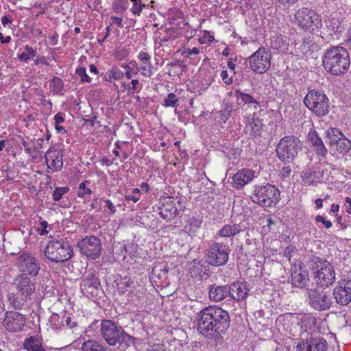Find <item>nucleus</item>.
I'll return each mask as SVG.
<instances>
[{
  "instance_id": "obj_19",
  "label": "nucleus",
  "mask_w": 351,
  "mask_h": 351,
  "mask_svg": "<svg viewBox=\"0 0 351 351\" xmlns=\"http://www.w3.org/2000/svg\"><path fill=\"white\" fill-rule=\"evenodd\" d=\"M254 178V171L250 169H242L232 177L231 182L233 188L240 189L249 183Z\"/></svg>"
},
{
  "instance_id": "obj_29",
  "label": "nucleus",
  "mask_w": 351,
  "mask_h": 351,
  "mask_svg": "<svg viewBox=\"0 0 351 351\" xmlns=\"http://www.w3.org/2000/svg\"><path fill=\"white\" fill-rule=\"evenodd\" d=\"M23 348L27 351H46L41 340L34 336L25 339L23 343Z\"/></svg>"
},
{
  "instance_id": "obj_46",
  "label": "nucleus",
  "mask_w": 351,
  "mask_h": 351,
  "mask_svg": "<svg viewBox=\"0 0 351 351\" xmlns=\"http://www.w3.org/2000/svg\"><path fill=\"white\" fill-rule=\"evenodd\" d=\"M178 101V99L173 93H169L165 99V104L166 106H176Z\"/></svg>"
},
{
  "instance_id": "obj_53",
  "label": "nucleus",
  "mask_w": 351,
  "mask_h": 351,
  "mask_svg": "<svg viewBox=\"0 0 351 351\" xmlns=\"http://www.w3.org/2000/svg\"><path fill=\"white\" fill-rule=\"evenodd\" d=\"M228 75H229L227 71L223 70L221 73V79L223 80L224 83L228 85L231 84L232 83V78L229 77Z\"/></svg>"
},
{
  "instance_id": "obj_2",
  "label": "nucleus",
  "mask_w": 351,
  "mask_h": 351,
  "mask_svg": "<svg viewBox=\"0 0 351 351\" xmlns=\"http://www.w3.org/2000/svg\"><path fill=\"white\" fill-rule=\"evenodd\" d=\"M350 63L349 54L342 47H332L327 49L323 57L324 69L335 75L346 73Z\"/></svg>"
},
{
  "instance_id": "obj_43",
  "label": "nucleus",
  "mask_w": 351,
  "mask_h": 351,
  "mask_svg": "<svg viewBox=\"0 0 351 351\" xmlns=\"http://www.w3.org/2000/svg\"><path fill=\"white\" fill-rule=\"evenodd\" d=\"M143 64H144V65H141L138 69L141 71V74L145 77L152 76L153 74L152 64L150 63V62H147V63H143Z\"/></svg>"
},
{
  "instance_id": "obj_24",
  "label": "nucleus",
  "mask_w": 351,
  "mask_h": 351,
  "mask_svg": "<svg viewBox=\"0 0 351 351\" xmlns=\"http://www.w3.org/2000/svg\"><path fill=\"white\" fill-rule=\"evenodd\" d=\"M159 209L160 216L167 221H170L174 219L176 217L178 210V208L176 206V203L171 199V197L165 199Z\"/></svg>"
},
{
  "instance_id": "obj_54",
  "label": "nucleus",
  "mask_w": 351,
  "mask_h": 351,
  "mask_svg": "<svg viewBox=\"0 0 351 351\" xmlns=\"http://www.w3.org/2000/svg\"><path fill=\"white\" fill-rule=\"evenodd\" d=\"M294 250H295V247L293 246V245H289L287 246L285 250V252H284V256L287 258V259L289 261L291 260V258L292 256V254L294 252Z\"/></svg>"
},
{
  "instance_id": "obj_14",
  "label": "nucleus",
  "mask_w": 351,
  "mask_h": 351,
  "mask_svg": "<svg viewBox=\"0 0 351 351\" xmlns=\"http://www.w3.org/2000/svg\"><path fill=\"white\" fill-rule=\"evenodd\" d=\"M17 266L21 272L32 276H36L40 270L39 261L29 253L23 252L16 261Z\"/></svg>"
},
{
  "instance_id": "obj_47",
  "label": "nucleus",
  "mask_w": 351,
  "mask_h": 351,
  "mask_svg": "<svg viewBox=\"0 0 351 351\" xmlns=\"http://www.w3.org/2000/svg\"><path fill=\"white\" fill-rule=\"evenodd\" d=\"M110 76L114 80H121L124 76V73L117 68H112L110 71Z\"/></svg>"
},
{
  "instance_id": "obj_36",
  "label": "nucleus",
  "mask_w": 351,
  "mask_h": 351,
  "mask_svg": "<svg viewBox=\"0 0 351 351\" xmlns=\"http://www.w3.org/2000/svg\"><path fill=\"white\" fill-rule=\"evenodd\" d=\"M326 136L330 140V144H336L340 139L341 136H343V134L337 128H330L327 130Z\"/></svg>"
},
{
  "instance_id": "obj_45",
  "label": "nucleus",
  "mask_w": 351,
  "mask_h": 351,
  "mask_svg": "<svg viewBox=\"0 0 351 351\" xmlns=\"http://www.w3.org/2000/svg\"><path fill=\"white\" fill-rule=\"evenodd\" d=\"M75 73L80 77L82 82H90V77L86 74L85 68L80 67L76 69Z\"/></svg>"
},
{
  "instance_id": "obj_59",
  "label": "nucleus",
  "mask_w": 351,
  "mask_h": 351,
  "mask_svg": "<svg viewBox=\"0 0 351 351\" xmlns=\"http://www.w3.org/2000/svg\"><path fill=\"white\" fill-rule=\"evenodd\" d=\"M126 201H132L137 202L140 199V195L129 194L125 197Z\"/></svg>"
},
{
  "instance_id": "obj_3",
  "label": "nucleus",
  "mask_w": 351,
  "mask_h": 351,
  "mask_svg": "<svg viewBox=\"0 0 351 351\" xmlns=\"http://www.w3.org/2000/svg\"><path fill=\"white\" fill-rule=\"evenodd\" d=\"M100 330L102 338L109 346L119 343L121 346L128 347L134 343V338L127 334L121 327H118L112 320H103Z\"/></svg>"
},
{
  "instance_id": "obj_39",
  "label": "nucleus",
  "mask_w": 351,
  "mask_h": 351,
  "mask_svg": "<svg viewBox=\"0 0 351 351\" xmlns=\"http://www.w3.org/2000/svg\"><path fill=\"white\" fill-rule=\"evenodd\" d=\"M90 182L85 180L79 184V191L77 196L81 198H85L86 195H90L92 193L90 189L86 187V185L89 184Z\"/></svg>"
},
{
  "instance_id": "obj_16",
  "label": "nucleus",
  "mask_w": 351,
  "mask_h": 351,
  "mask_svg": "<svg viewBox=\"0 0 351 351\" xmlns=\"http://www.w3.org/2000/svg\"><path fill=\"white\" fill-rule=\"evenodd\" d=\"M26 318L25 316L16 311H7L3 324L8 331L16 332L21 331L25 325Z\"/></svg>"
},
{
  "instance_id": "obj_44",
  "label": "nucleus",
  "mask_w": 351,
  "mask_h": 351,
  "mask_svg": "<svg viewBox=\"0 0 351 351\" xmlns=\"http://www.w3.org/2000/svg\"><path fill=\"white\" fill-rule=\"evenodd\" d=\"M300 324L302 327H307V324L309 326L314 325L315 324V318L312 315H304L300 319Z\"/></svg>"
},
{
  "instance_id": "obj_33",
  "label": "nucleus",
  "mask_w": 351,
  "mask_h": 351,
  "mask_svg": "<svg viewBox=\"0 0 351 351\" xmlns=\"http://www.w3.org/2000/svg\"><path fill=\"white\" fill-rule=\"evenodd\" d=\"M169 271V267L166 265H158L155 266L152 269V275L154 278H156L158 280H166L167 278V273Z\"/></svg>"
},
{
  "instance_id": "obj_62",
  "label": "nucleus",
  "mask_w": 351,
  "mask_h": 351,
  "mask_svg": "<svg viewBox=\"0 0 351 351\" xmlns=\"http://www.w3.org/2000/svg\"><path fill=\"white\" fill-rule=\"evenodd\" d=\"M61 318L62 319V313L60 315L59 314H57V313H53L51 315V317H50V319H51V322H58V324H55L56 326H58L59 324H60V323L61 322H59L58 319Z\"/></svg>"
},
{
  "instance_id": "obj_32",
  "label": "nucleus",
  "mask_w": 351,
  "mask_h": 351,
  "mask_svg": "<svg viewBox=\"0 0 351 351\" xmlns=\"http://www.w3.org/2000/svg\"><path fill=\"white\" fill-rule=\"evenodd\" d=\"M302 180L308 185H311L317 182L316 171L311 168L304 170L301 175Z\"/></svg>"
},
{
  "instance_id": "obj_9",
  "label": "nucleus",
  "mask_w": 351,
  "mask_h": 351,
  "mask_svg": "<svg viewBox=\"0 0 351 351\" xmlns=\"http://www.w3.org/2000/svg\"><path fill=\"white\" fill-rule=\"evenodd\" d=\"M307 293L309 304L317 311H325L331 306L332 304L330 293L319 287H315L311 284V287H307Z\"/></svg>"
},
{
  "instance_id": "obj_37",
  "label": "nucleus",
  "mask_w": 351,
  "mask_h": 351,
  "mask_svg": "<svg viewBox=\"0 0 351 351\" xmlns=\"http://www.w3.org/2000/svg\"><path fill=\"white\" fill-rule=\"evenodd\" d=\"M49 87L53 94H58L63 90L64 83L60 78L54 77L50 81Z\"/></svg>"
},
{
  "instance_id": "obj_20",
  "label": "nucleus",
  "mask_w": 351,
  "mask_h": 351,
  "mask_svg": "<svg viewBox=\"0 0 351 351\" xmlns=\"http://www.w3.org/2000/svg\"><path fill=\"white\" fill-rule=\"evenodd\" d=\"M80 287L84 293L94 295L100 287V282L93 273H88L82 280Z\"/></svg>"
},
{
  "instance_id": "obj_61",
  "label": "nucleus",
  "mask_w": 351,
  "mask_h": 351,
  "mask_svg": "<svg viewBox=\"0 0 351 351\" xmlns=\"http://www.w3.org/2000/svg\"><path fill=\"white\" fill-rule=\"evenodd\" d=\"M55 124H60L64 121L62 113L58 112L54 117Z\"/></svg>"
},
{
  "instance_id": "obj_12",
  "label": "nucleus",
  "mask_w": 351,
  "mask_h": 351,
  "mask_svg": "<svg viewBox=\"0 0 351 351\" xmlns=\"http://www.w3.org/2000/svg\"><path fill=\"white\" fill-rule=\"evenodd\" d=\"M77 247L81 254L93 260L101 255L102 249L100 239L95 236L86 237L80 240Z\"/></svg>"
},
{
  "instance_id": "obj_22",
  "label": "nucleus",
  "mask_w": 351,
  "mask_h": 351,
  "mask_svg": "<svg viewBox=\"0 0 351 351\" xmlns=\"http://www.w3.org/2000/svg\"><path fill=\"white\" fill-rule=\"evenodd\" d=\"M263 129L262 120L255 114L247 118L245 123V133L252 138L261 136Z\"/></svg>"
},
{
  "instance_id": "obj_10",
  "label": "nucleus",
  "mask_w": 351,
  "mask_h": 351,
  "mask_svg": "<svg viewBox=\"0 0 351 351\" xmlns=\"http://www.w3.org/2000/svg\"><path fill=\"white\" fill-rule=\"evenodd\" d=\"M229 246L219 242H214L207 251L206 261L215 267L225 265L229 259Z\"/></svg>"
},
{
  "instance_id": "obj_17",
  "label": "nucleus",
  "mask_w": 351,
  "mask_h": 351,
  "mask_svg": "<svg viewBox=\"0 0 351 351\" xmlns=\"http://www.w3.org/2000/svg\"><path fill=\"white\" fill-rule=\"evenodd\" d=\"M13 287L16 291L21 294L23 297L31 298L32 294L35 292V283L30 278L25 274L19 275L14 279Z\"/></svg>"
},
{
  "instance_id": "obj_7",
  "label": "nucleus",
  "mask_w": 351,
  "mask_h": 351,
  "mask_svg": "<svg viewBox=\"0 0 351 351\" xmlns=\"http://www.w3.org/2000/svg\"><path fill=\"white\" fill-rule=\"evenodd\" d=\"M300 141L294 136H285L276 146V154L278 158L284 162H291L301 150Z\"/></svg>"
},
{
  "instance_id": "obj_40",
  "label": "nucleus",
  "mask_w": 351,
  "mask_h": 351,
  "mask_svg": "<svg viewBox=\"0 0 351 351\" xmlns=\"http://www.w3.org/2000/svg\"><path fill=\"white\" fill-rule=\"evenodd\" d=\"M36 56H37V53L35 50H34L29 46H26L25 47V51L19 56V58L21 60L26 62L28 60H29L32 58H34Z\"/></svg>"
},
{
  "instance_id": "obj_13",
  "label": "nucleus",
  "mask_w": 351,
  "mask_h": 351,
  "mask_svg": "<svg viewBox=\"0 0 351 351\" xmlns=\"http://www.w3.org/2000/svg\"><path fill=\"white\" fill-rule=\"evenodd\" d=\"M295 22L303 29H308L313 25L317 27L321 24L319 16L311 8H302L295 14Z\"/></svg>"
},
{
  "instance_id": "obj_50",
  "label": "nucleus",
  "mask_w": 351,
  "mask_h": 351,
  "mask_svg": "<svg viewBox=\"0 0 351 351\" xmlns=\"http://www.w3.org/2000/svg\"><path fill=\"white\" fill-rule=\"evenodd\" d=\"M315 219L316 222L322 223L325 226V228L328 229L331 228L332 226V223L330 221L326 220L325 218L321 215L316 216Z\"/></svg>"
},
{
  "instance_id": "obj_11",
  "label": "nucleus",
  "mask_w": 351,
  "mask_h": 351,
  "mask_svg": "<svg viewBox=\"0 0 351 351\" xmlns=\"http://www.w3.org/2000/svg\"><path fill=\"white\" fill-rule=\"evenodd\" d=\"M249 59L251 69L257 73H264L270 67L271 53L265 47H260Z\"/></svg>"
},
{
  "instance_id": "obj_35",
  "label": "nucleus",
  "mask_w": 351,
  "mask_h": 351,
  "mask_svg": "<svg viewBox=\"0 0 351 351\" xmlns=\"http://www.w3.org/2000/svg\"><path fill=\"white\" fill-rule=\"evenodd\" d=\"M82 351H106L101 345L92 340L84 342L82 346Z\"/></svg>"
},
{
  "instance_id": "obj_28",
  "label": "nucleus",
  "mask_w": 351,
  "mask_h": 351,
  "mask_svg": "<svg viewBox=\"0 0 351 351\" xmlns=\"http://www.w3.org/2000/svg\"><path fill=\"white\" fill-rule=\"evenodd\" d=\"M8 300L10 305L15 310H21L25 304L29 300L27 297H23L18 292L10 293L8 295Z\"/></svg>"
},
{
  "instance_id": "obj_8",
  "label": "nucleus",
  "mask_w": 351,
  "mask_h": 351,
  "mask_svg": "<svg viewBox=\"0 0 351 351\" xmlns=\"http://www.w3.org/2000/svg\"><path fill=\"white\" fill-rule=\"evenodd\" d=\"M316 266L315 280L316 283L322 287H328L335 281L336 273L333 265L319 257L313 260Z\"/></svg>"
},
{
  "instance_id": "obj_31",
  "label": "nucleus",
  "mask_w": 351,
  "mask_h": 351,
  "mask_svg": "<svg viewBox=\"0 0 351 351\" xmlns=\"http://www.w3.org/2000/svg\"><path fill=\"white\" fill-rule=\"evenodd\" d=\"M235 97L237 98L238 104H255L254 108H257L258 106V103L257 101L251 95L249 94L243 93L239 90L235 91Z\"/></svg>"
},
{
  "instance_id": "obj_56",
  "label": "nucleus",
  "mask_w": 351,
  "mask_h": 351,
  "mask_svg": "<svg viewBox=\"0 0 351 351\" xmlns=\"http://www.w3.org/2000/svg\"><path fill=\"white\" fill-rule=\"evenodd\" d=\"M138 59H139L141 61H142L143 63H147V62H149L150 56H149L148 55V53H147L146 52L141 51V52L138 53Z\"/></svg>"
},
{
  "instance_id": "obj_55",
  "label": "nucleus",
  "mask_w": 351,
  "mask_h": 351,
  "mask_svg": "<svg viewBox=\"0 0 351 351\" xmlns=\"http://www.w3.org/2000/svg\"><path fill=\"white\" fill-rule=\"evenodd\" d=\"M104 202L106 203V206L108 208V213L110 215L114 214L116 213V208L110 199H106Z\"/></svg>"
},
{
  "instance_id": "obj_57",
  "label": "nucleus",
  "mask_w": 351,
  "mask_h": 351,
  "mask_svg": "<svg viewBox=\"0 0 351 351\" xmlns=\"http://www.w3.org/2000/svg\"><path fill=\"white\" fill-rule=\"evenodd\" d=\"M279 3L282 5L284 7H290L298 3L299 0H276Z\"/></svg>"
},
{
  "instance_id": "obj_60",
  "label": "nucleus",
  "mask_w": 351,
  "mask_h": 351,
  "mask_svg": "<svg viewBox=\"0 0 351 351\" xmlns=\"http://www.w3.org/2000/svg\"><path fill=\"white\" fill-rule=\"evenodd\" d=\"M189 223L191 226H195L196 228H199L202 223V221L199 219L192 217L190 219Z\"/></svg>"
},
{
  "instance_id": "obj_63",
  "label": "nucleus",
  "mask_w": 351,
  "mask_h": 351,
  "mask_svg": "<svg viewBox=\"0 0 351 351\" xmlns=\"http://www.w3.org/2000/svg\"><path fill=\"white\" fill-rule=\"evenodd\" d=\"M12 21V19L11 16H4L1 18V23L3 25H6L9 23H11Z\"/></svg>"
},
{
  "instance_id": "obj_42",
  "label": "nucleus",
  "mask_w": 351,
  "mask_h": 351,
  "mask_svg": "<svg viewBox=\"0 0 351 351\" xmlns=\"http://www.w3.org/2000/svg\"><path fill=\"white\" fill-rule=\"evenodd\" d=\"M133 3L132 8H131L132 12L135 14L139 16L143 8L145 5L142 3V0H130Z\"/></svg>"
},
{
  "instance_id": "obj_18",
  "label": "nucleus",
  "mask_w": 351,
  "mask_h": 351,
  "mask_svg": "<svg viewBox=\"0 0 351 351\" xmlns=\"http://www.w3.org/2000/svg\"><path fill=\"white\" fill-rule=\"evenodd\" d=\"M326 341L322 337H311L306 342H300L297 351H326Z\"/></svg>"
},
{
  "instance_id": "obj_52",
  "label": "nucleus",
  "mask_w": 351,
  "mask_h": 351,
  "mask_svg": "<svg viewBox=\"0 0 351 351\" xmlns=\"http://www.w3.org/2000/svg\"><path fill=\"white\" fill-rule=\"evenodd\" d=\"M291 169L289 166L284 167L280 171V175L282 179L285 180L290 177Z\"/></svg>"
},
{
  "instance_id": "obj_41",
  "label": "nucleus",
  "mask_w": 351,
  "mask_h": 351,
  "mask_svg": "<svg viewBox=\"0 0 351 351\" xmlns=\"http://www.w3.org/2000/svg\"><path fill=\"white\" fill-rule=\"evenodd\" d=\"M69 190V189L67 186L56 188L52 195L53 199L54 201H59Z\"/></svg>"
},
{
  "instance_id": "obj_4",
  "label": "nucleus",
  "mask_w": 351,
  "mask_h": 351,
  "mask_svg": "<svg viewBox=\"0 0 351 351\" xmlns=\"http://www.w3.org/2000/svg\"><path fill=\"white\" fill-rule=\"evenodd\" d=\"M44 254L51 262L62 263L71 258L72 247L69 242L62 239H52L48 242Z\"/></svg>"
},
{
  "instance_id": "obj_49",
  "label": "nucleus",
  "mask_w": 351,
  "mask_h": 351,
  "mask_svg": "<svg viewBox=\"0 0 351 351\" xmlns=\"http://www.w3.org/2000/svg\"><path fill=\"white\" fill-rule=\"evenodd\" d=\"M21 143L24 147L25 152L27 153L29 155L33 154V147L32 143L30 141H26L23 138H22Z\"/></svg>"
},
{
  "instance_id": "obj_48",
  "label": "nucleus",
  "mask_w": 351,
  "mask_h": 351,
  "mask_svg": "<svg viewBox=\"0 0 351 351\" xmlns=\"http://www.w3.org/2000/svg\"><path fill=\"white\" fill-rule=\"evenodd\" d=\"M40 227H38L37 229V231L38 232L39 234L40 235H45L49 232L47 230L48 227V223L46 221H41L40 222Z\"/></svg>"
},
{
  "instance_id": "obj_38",
  "label": "nucleus",
  "mask_w": 351,
  "mask_h": 351,
  "mask_svg": "<svg viewBox=\"0 0 351 351\" xmlns=\"http://www.w3.org/2000/svg\"><path fill=\"white\" fill-rule=\"evenodd\" d=\"M62 326H66L71 329H74L77 326V322L72 320L70 316L67 315L66 313H62V320L60 323Z\"/></svg>"
},
{
  "instance_id": "obj_30",
  "label": "nucleus",
  "mask_w": 351,
  "mask_h": 351,
  "mask_svg": "<svg viewBox=\"0 0 351 351\" xmlns=\"http://www.w3.org/2000/svg\"><path fill=\"white\" fill-rule=\"evenodd\" d=\"M241 231L239 224H226L218 232L221 237H230L236 235Z\"/></svg>"
},
{
  "instance_id": "obj_23",
  "label": "nucleus",
  "mask_w": 351,
  "mask_h": 351,
  "mask_svg": "<svg viewBox=\"0 0 351 351\" xmlns=\"http://www.w3.org/2000/svg\"><path fill=\"white\" fill-rule=\"evenodd\" d=\"M229 295L233 300L240 302L244 300L249 293L250 289L246 282H234L228 286Z\"/></svg>"
},
{
  "instance_id": "obj_58",
  "label": "nucleus",
  "mask_w": 351,
  "mask_h": 351,
  "mask_svg": "<svg viewBox=\"0 0 351 351\" xmlns=\"http://www.w3.org/2000/svg\"><path fill=\"white\" fill-rule=\"evenodd\" d=\"M184 53L186 57H189L191 55H197L199 53V49L197 47H193L192 49L187 48L185 49Z\"/></svg>"
},
{
  "instance_id": "obj_34",
  "label": "nucleus",
  "mask_w": 351,
  "mask_h": 351,
  "mask_svg": "<svg viewBox=\"0 0 351 351\" xmlns=\"http://www.w3.org/2000/svg\"><path fill=\"white\" fill-rule=\"evenodd\" d=\"M335 145L337 151L341 154L348 153L351 149V141L344 136H341Z\"/></svg>"
},
{
  "instance_id": "obj_64",
  "label": "nucleus",
  "mask_w": 351,
  "mask_h": 351,
  "mask_svg": "<svg viewBox=\"0 0 351 351\" xmlns=\"http://www.w3.org/2000/svg\"><path fill=\"white\" fill-rule=\"evenodd\" d=\"M345 205L348 207L347 213L351 214V199L349 197H346L345 199Z\"/></svg>"
},
{
  "instance_id": "obj_51",
  "label": "nucleus",
  "mask_w": 351,
  "mask_h": 351,
  "mask_svg": "<svg viewBox=\"0 0 351 351\" xmlns=\"http://www.w3.org/2000/svg\"><path fill=\"white\" fill-rule=\"evenodd\" d=\"M43 138H38V140L31 139V143H32L33 147V152H38L39 149H41L42 143H43Z\"/></svg>"
},
{
  "instance_id": "obj_25",
  "label": "nucleus",
  "mask_w": 351,
  "mask_h": 351,
  "mask_svg": "<svg viewBox=\"0 0 351 351\" xmlns=\"http://www.w3.org/2000/svg\"><path fill=\"white\" fill-rule=\"evenodd\" d=\"M230 290L228 285H210L208 287V298L214 302H219L229 295Z\"/></svg>"
},
{
  "instance_id": "obj_26",
  "label": "nucleus",
  "mask_w": 351,
  "mask_h": 351,
  "mask_svg": "<svg viewBox=\"0 0 351 351\" xmlns=\"http://www.w3.org/2000/svg\"><path fill=\"white\" fill-rule=\"evenodd\" d=\"M45 160L49 168L60 171L62 168V155L58 151L49 149L45 154Z\"/></svg>"
},
{
  "instance_id": "obj_21",
  "label": "nucleus",
  "mask_w": 351,
  "mask_h": 351,
  "mask_svg": "<svg viewBox=\"0 0 351 351\" xmlns=\"http://www.w3.org/2000/svg\"><path fill=\"white\" fill-rule=\"evenodd\" d=\"M309 282L308 274L305 269L295 268L292 271L291 275V283L293 287L307 289L308 286L311 287V285H310Z\"/></svg>"
},
{
  "instance_id": "obj_27",
  "label": "nucleus",
  "mask_w": 351,
  "mask_h": 351,
  "mask_svg": "<svg viewBox=\"0 0 351 351\" xmlns=\"http://www.w3.org/2000/svg\"><path fill=\"white\" fill-rule=\"evenodd\" d=\"M308 138L316 149L318 155L325 156L327 154V149L325 147L322 138L319 136L315 130H311L308 134Z\"/></svg>"
},
{
  "instance_id": "obj_5",
  "label": "nucleus",
  "mask_w": 351,
  "mask_h": 351,
  "mask_svg": "<svg viewBox=\"0 0 351 351\" xmlns=\"http://www.w3.org/2000/svg\"><path fill=\"white\" fill-rule=\"evenodd\" d=\"M304 104L317 117H324L329 113V99L323 91L316 89L309 90L304 99Z\"/></svg>"
},
{
  "instance_id": "obj_15",
  "label": "nucleus",
  "mask_w": 351,
  "mask_h": 351,
  "mask_svg": "<svg viewBox=\"0 0 351 351\" xmlns=\"http://www.w3.org/2000/svg\"><path fill=\"white\" fill-rule=\"evenodd\" d=\"M336 302L340 305H347L351 302V278L340 280L333 289Z\"/></svg>"
},
{
  "instance_id": "obj_1",
  "label": "nucleus",
  "mask_w": 351,
  "mask_h": 351,
  "mask_svg": "<svg viewBox=\"0 0 351 351\" xmlns=\"http://www.w3.org/2000/svg\"><path fill=\"white\" fill-rule=\"evenodd\" d=\"M197 332L206 339L219 343L229 328L230 317L221 307L208 306L197 313Z\"/></svg>"
},
{
  "instance_id": "obj_6",
  "label": "nucleus",
  "mask_w": 351,
  "mask_h": 351,
  "mask_svg": "<svg viewBox=\"0 0 351 351\" xmlns=\"http://www.w3.org/2000/svg\"><path fill=\"white\" fill-rule=\"evenodd\" d=\"M280 195V192L276 186L267 184L256 186L251 198L253 202L263 207H270L278 202Z\"/></svg>"
}]
</instances>
